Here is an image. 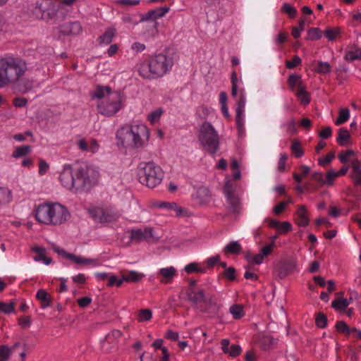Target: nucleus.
I'll use <instances>...</instances> for the list:
<instances>
[{
    "instance_id": "20e7f679",
    "label": "nucleus",
    "mask_w": 361,
    "mask_h": 361,
    "mask_svg": "<svg viewBox=\"0 0 361 361\" xmlns=\"http://www.w3.org/2000/svg\"><path fill=\"white\" fill-rule=\"evenodd\" d=\"M116 137L123 146L140 148L147 145L149 131L144 124L124 126L117 131Z\"/></svg>"
},
{
    "instance_id": "a211bd4d",
    "label": "nucleus",
    "mask_w": 361,
    "mask_h": 361,
    "mask_svg": "<svg viewBox=\"0 0 361 361\" xmlns=\"http://www.w3.org/2000/svg\"><path fill=\"white\" fill-rule=\"evenodd\" d=\"M350 177L355 187H361V161L355 159L351 161Z\"/></svg>"
},
{
    "instance_id": "9d476101",
    "label": "nucleus",
    "mask_w": 361,
    "mask_h": 361,
    "mask_svg": "<svg viewBox=\"0 0 361 361\" xmlns=\"http://www.w3.org/2000/svg\"><path fill=\"white\" fill-rule=\"evenodd\" d=\"M169 6H163L151 10L141 18V20L146 22V27L149 29V32L153 33L157 30V23L156 19L163 17L169 11Z\"/></svg>"
},
{
    "instance_id": "49530a36",
    "label": "nucleus",
    "mask_w": 361,
    "mask_h": 361,
    "mask_svg": "<svg viewBox=\"0 0 361 361\" xmlns=\"http://www.w3.org/2000/svg\"><path fill=\"white\" fill-rule=\"evenodd\" d=\"M11 349L6 345L0 346V361H7L11 356Z\"/></svg>"
},
{
    "instance_id": "ea45409f",
    "label": "nucleus",
    "mask_w": 361,
    "mask_h": 361,
    "mask_svg": "<svg viewBox=\"0 0 361 361\" xmlns=\"http://www.w3.org/2000/svg\"><path fill=\"white\" fill-rule=\"evenodd\" d=\"M328 319L323 312H318L315 319V324L318 328L324 329L326 326Z\"/></svg>"
},
{
    "instance_id": "6ab92c4d",
    "label": "nucleus",
    "mask_w": 361,
    "mask_h": 361,
    "mask_svg": "<svg viewBox=\"0 0 361 361\" xmlns=\"http://www.w3.org/2000/svg\"><path fill=\"white\" fill-rule=\"evenodd\" d=\"M177 275V270L173 267L161 268L157 272V278L162 283L167 284L172 282L173 278Z\"/></svg>"
},
{
    "instance_id": "338daca9",
    "label": "nucleus",
    "mask_w": 361,
    "mask_h": 361,
    "mask_svg": "<svg viewBox=\"0 0 361 361\" xmlns=\"http://www.w3.org/2000/svg\"><path fill=\"white\" fill-rule=\"evenodd\" d=\"M332 130L330 127H324L319 133V137L322 139H327L331 135Z\"/></svg>"
},
{
    "instance_id": "58836bf2",
    "label": "nucleus",
    "mask_w": 361,
    "mask_h": 361,
    "mask_svg": "<svg viewBox=\"0 0 361 361\" xmlns=\"http://www.w3.org/2000/svg\"><path fill=\"white\" fill-rule=\"evenodd\" d=\"M290 149L296 158H300L304 154V152L301 147L300 142L298 140H295L293 142Z\"/></svg>"
},
{
    "instance_id": "bf43d9fd",
    "label": "nucleus",
    "mask_w": 361,
    "mask_h": 361,
    "mask_svg": "<svg viewBox=\"0 0 361 361\" xmlns=\"http://www.w3.org/2000/svg\"><path fill=\"white\" fill-rule=\"evenodd\" d=\"M280 233H286L292 230V225L288 221L279 223V229H277Z\"/></svg>"
},
{
    "instance_id": "39448f33",
    "label": "nucleus",
    "mask_w": 361,
    "mask_h": 361,
    "mask_svg": "<svg viewBox=\"0 0 361 361\" xmlns=\"http://www.w3.org/2000/svg\"><path fill=\"white\" fill-rule=\"evenodd\" d=\"M172 64L171 59L161 54L142 63L138 71L144 78H156L163 76L171 68Z\"/></svg>"
},
{
    "instance_id": "412c9836",
    "label": "nucleus",
    "mask_w": 361,
    "mask_h": 361,
    "mask_svg": "<svg viewBox=\"0 0 361 361\" xmlns=\"http://www.w3.org/2000/svg\"><path fill=\"white\" fill-rule=\"evenodd\" d=\"M31 250L36 253V255L33 258L35 261H43L47 265L51 263V258L46 257V250L44 247L35 246L32 247Z\"/></svg>"
},
{
    "instance_id": "c03bdc74",
    "label": "nucleus",
    "mask_w": 361,
    "mask_h": 361,
    "mask_svg": "<svg viewBox=\"0 0 361 361\" xmlns=\"http://www.w3.org/2000/svg\"><path fill=\"white\" fill-rule=\"evenodd\" d=\"M152 317V312L149 309H142L138 314L140 322L149 321Z\"/></svg>"
},
{
    "instance_id": "4c0bfd02",
    "label": "nucleus",
    "mask_w": 361,
    "mask_h": 361,
    "mask_svg": "<svg viewBox=\"0 0 361 361\" xmlns=\"http://www.w3.org/2000/svg\"><path fill=\"white\" fill-rule=\"evenodd\" d=\"M348 305V300L343 298H338L331 302V307L339 310H345Z\"/></svg>"
},
{
    "instance_id": "6e6552de",
    "label": "nucleus",
    "mask_w": 361,
    "mask_h": 361,
    "mask_svg": "<svg viewBox=\"0 0 361 361\" xmlns=\"http://www.w3.org/2000/svg\"><path fill=\"white\" fill-rule=\"evenodd\" d=\"M122 97L118 92H113L109 97L98 102V112L107 117L114 116L122 107Z\"/></svg>"
},
{
    "instance_id": "680f3d73",
    "label": "nucleus",
    "mask_w": 361,
    "mask_h": 361,
    "mask_svg": "<svg viewBox=\"0 0 361 361\" xmlns=\"http://www.w3.org/2000/svg\"><path fill=\"white\" fill-rule=\"evenodd\" d=\"M300 75L295 74L290 75L288 79V85L293 90L295 87V85L300 81Z\"/></svg>"
},
{
    "instance_id": "f03ea898",
    "label": "nucleus",
    "mask_w": 361,
    "mask_h": 361,
    "mask_svg": "<svg viewBox=\"0 0 361 361\" xmlns=\"http://www.w3.org/2000/svg\"><path fill=\"white\" fill-rule=\"evenodd\" d=\"M89 171L90 168L87 166L73 168L67 164L61 172L59 180L68 190L82 189L91 183Z\"/></svg>"
},
{
    "instance_id": "aec40b11",
    "label": "nucleus",
    "mask_w": 361,
    "mask_h": 361,
    "mask_svg": "<svg viewBox=\"0 0 361 361\" xmlns=\"http://www.w3.org/2000/svg\"><path fill=\"white\" fill-rule=\"evenodd\" d=\"M90 213L94 220L99 222H110L115 221L118 217L116 214H110L102 209H93Z\"/></svg>"
},
{
    "instance_id": "052dcab7",
    "label": "nucleus",
    "mask_w": 361,
    "mask_h": 361,
    "mask_svg": "<svg viewBox=\"0 0 361 361\" xmlns=\"http://www.w3.org/2000/svg\"><path fill=\"white\" fill-rule=\"evenodd\" d=\"M288 159V155L286 154H281L279 164H278V171L280 172H283L286 169V162Z\"/></svg>"
},
{
    "instance_id": "c9c22d12",
    "label": "nucleus",
    "mask_w": 361,
    "mask_h": 361,
    "mask_svg": "<svg viewBox=\"0 0 361 361\" xmlns=\"http://www.w3.org/2000/svg\"><path fill=\"white\" fill-rule=\"evenodd\" d=\"M350 117V111L348 108H342L339 110V115L335 121L336 126H340L346 122Z\"/></svg>"
},
{
    "instance_id": "4d7b16f0",
    "label": "nucleus",
    "mask_w": 361,
    "mask_h": 361,
    "mask_svg": "<svg viewBox=\"0 0 361 361\" xmlns=\"http://www.w3.org/2000/svg\"><path fill=\"white\" fill-rule=\"evenodd\" d=\"M353 154H354V151L352 150V149H348L346 151H342L338 154V159H340V161L342 163L346 164L348 162V157L351 156V155H353Z\"/></svg>"
},
{
    "instance_id": "0e129e2a",
    "label": "nucleus",
    "mask_w": 361,
    "mask_h": 361,
    "mask_svg": "<svg viewBox=\"0 0 361 361\" xmlns=\"http://www.w3.org/2000/svg\"><path fill=\"white\" fill-rule=\"evenodd\" d=\"M241 348L238 345H232L230 347L228 353L231 357H236L240 354Z\"/></svg>"
},
{
    "instance_id": "cd10ccee",
    "label": "nucleus",
    "mask_w": 361,
    "mask_h": 361,
    "mask_svg": "<svg viewBox=\"0 0 361 361\" xmlns=\"http://www.w3.org/2000/svg\"><path fill=\"white\" fill-rule=\"evenodd\" d=\"M123 279L126 282L137 283L144 277V274L136 271H130L128 274H123Z\"/></svg>"
},
{
    "instance_id": "09e8293b",
    "label": "nucleus",
    "mask_w": 361,
    "mask_h": 361,
    "mask_svg": "<svg viewBox=\"0 0 361 361\" xmlns=\"http://www.w3.org/2000/svg\"><path fill=\"white\" fill-rule=\"evenodd\" d=\"M339 34V28H328L324 31L325 37L330 41L334 40Z\"/></svg>"
},
{
    "instance_id": "2f4dec72",
    "label": "nucleus",
    "mask_w": 361,
    "mask_h": 361,
    "mask_svg": "<svg viewBox=\"0 0 361 361\" xmlns=\"http://www.w3.org/2000/svg\"><path fill=\"white\" fill-rule=\"evenodd\" d=\"M229 311L235 319H239L242 318L245 314L243 307L238 304L231 305Z\"/></svg>"
},
{
    "instance_id": "3c124183",
    "label": "nucleus",
    "mask_w": 361,
    "mask_h": 361,
    "mask_svg": "<svg viewBox=\"0 0 361 361\" xmlns=\"http://www.w3.org/2000/svg\"><path fill=\"white\" fill-rule=\"evenodd\" d=\"M345 59L350 61L361 59V49H356L355 51H349L345 55Z\"/></svg>"
},
{
    "instance_id": "a878e982",
    "label": "nucleus",
    "mask_w": 361,
    "mask_h": 361,
    "mask_svg": "<svg viewBox=\"0 0 361 361\" xmlns=\"http://www.w3.org/2000/svg\"><path fill=\"white\" fill-rule=\"evenodd\" d=\"M111 88L109 86H97L94 92V93L91 94V96L93 98H98L104 99L109 97V94L112 93Z\"/></svg>"
},
{
    "instance_id": "f257e3e1",
    "label": "nucleus",
    "mask_w": 361,
    "mask_h": 361,
    "mask_svg": "<svg viewBox=\"0 0 361 361\" xmlns=\"http://www.w3.org/2000/svg\"><path fill=\"white\" fill-rule=\"evenodd\" d=\"M27 71L25 60L20 57H6L0 59V89L11 87L25 94L34 86L32 79L25 78Z\"/></svg>"
},
{
    "instance_id": "4468645a",
    "label": "nucleus",
    "mask_w": 361,
    "mask_h": 361,
    "mask_svg": "<svg viewBox=\"0 0 361 361\" xmlns=\"http://www.w3.org/2000/svg\"><path fill=\"white\" fill-rule=\"evenodd\" d=\"M296 262L293 259L281 262L275 269V275L280 279H283L292 274L296 269Z\"/></svg>"
},
{
    "instance_id": "4be33fe9",
    "label": "nucleus",
    "mask_w": 361,
    "mask_h": 361,
    "mask_svg": "<svg viewBox=\"0 0 361 361\" xmlns=\"http://www.w3.org/2000/svg\"><path fill=\"white\" fill-rule=\"evenodd\" d=\"M36 298L40 302L41 307L43 309L47 308L51 305V297L44 289H39L37 291Z\"/></svg>"
},
{
    "instance_id": "7c9ffc66",
    "label": "nucleus",
    "mask_w": 361,
    "mask_h": 361,
    "mask_svg": "<svg viewBox=\"0 0 361 361\" xmlns=\"http://www.w3.org/2000/svg\"><path fill=\"white\" fill-rule=\"evenodd\" d=\"M67 256L68 259L73 261L76 264H93L94 265L97 264V260L93 259L82 258L80 256H76L73 254L67 255Z\"/></svg>"
},
{
    "instance_id": "8fccbe9b",
    "label": "nucleus",
    "mask_w": 361,
    "mask_h": 361,
    "mask_svg": "<svg viewBox=\"0 0 361 361\" xmlns=\"http://www.w3.org/2000/svg\"><path fill=\"white\" fill-rule=\"evenodd\" d=\"M15 303L11 302L10 303H6L0 302V311L5 314H10L14 311Z\"/></svg>"
},
{
    "instance_id": "13d9d810",
    "label": "nucleus",
    "mask_w": 361,
    "mask_h": 361,
    "mask_svg": "<svg viewBox=\"0 0 361 361\" xmlns=\"http://www.w3.org/2000/svg\"><path fill=\"white\" fill-rule=\"evenodd\" d=\"M162 113L163 110L161 109H157L149 114L148 118L153 123L159 119Z\"/></svg>"
},
{
    "instance_id": "774afa93",
    "label": "nucleus",
    "mask_w": 361,
    "mask_h": 361,
    "mask_svg": "<svg viewBox=\"0 0 361 361\" xmlns=\"http://www.w3.org/2000/svg\"><path fill=\"white\" fill-rule=\"evenodd\" d=\"M295 121L292 119L291 121H290L288 124H287V132L290 134V135H294L297 133V129H296V126H295Z\"/></svg>"
},
{
    "instance_id": "a19ab883",
    "label": "nucleus",
    "mask_w": 361,
    "mask_h": 361,
    "mask_svg": "<svg viewBox=\"0 0 361 361\" xmlns=\"http://www.w3.org/2000/svg\"><path fill=\"white\" fill-rule=\"evenodd\" d=\"M336 329L339 333L347 336H349L351 334V328H350L343 321L337 322L336 324Z\"/></svg>"
},
{
    "instance_id": "f8f14e48",
    "label": "nucleus",
    "mask_w": 361,
    "mask_h": 361,
    "mask_svg": "<svg viewBox=\"0 0 361 361\" xmlns=\"http://www.w3.org/2000/svg\"><path fill=\"white\" fill-rule=\"evenodd\" d=\"M245 106V97L243 94V90H240V95L237 102L235 109V122L239 135H243L245 133L244 127V111Z\"/></svg>"
},
{
    "instance_id": "e2e57ef3",
    "label": "nucleus",
    "mask_w": 361,
    "mask_h": 361,
    "mask_svg": "<svg viewBox=\"0 0 361 361\" xmlns=\"http://www.w3.org/2000/svg\"><path fill=\"white\" fill-rule=\"evenodd\" d=\"M312 179L317 182L321 186L324 185V178L323 174L320 172H314L312 174Z\"/></svg>"
},
{
    "instance_id": "79ce46f5",
    "label": "nucleus",
    "mask_w": 361,
    "mask_h": 361,
    "mask_svg": "<svg viewBox=\"0 0 361 361\" xmlns=\"http://www.w3.org/2000/svg\"><path fill=\"white\" fill-rule=\"evenodd\" d=\"M331 68L329 63L318 61L317 63V67L315 68V71L322 74L328 73L331 71Z\"/></svg>"
},
{
    "instance_id": "0eeeda50",
    "label": "nucleus",
    "mask_w": 361,
    "mask_h": 361,
    "mask_svg": "<svg viewBox=\"0 0 361 361\" xmlns=\"http://www.w3.org/2000/svg\"><path fill=\"white\" fill-rule=\"evenodd\" d=\"M198 139L203 147L209 154H214L219 149V137L213 126L209 122H204L200 128Z\"/></svg>"
},
{
    "instance_id": "393cba45",
    "label": "nucleus",
    "mask_w": 361,
    "mask_h": 361,
    "mask_svg": "<svg viewBox=\"0 0 361 361\" xmlns=\"http://www.w3.org/2000/svg\"><path fill=\"white\" fill-rule=\"evenodd\" d=\"M275 341L274 338L267 335H261L258 338L257 343L264 350H269L274 345Z\"/></svg>"
},
{
    "instance_id": "e433bc0d",
    "label": "nucleus",
    "mask_w": 361,
    "mask_h": 361,
    "mask_svg": "<svg viewBox=\"0 0 361 361\" xmlns=\"http://www.w3.org/2000/svg\"><path fill=\"white\" fill-rule=\"evenodd\" d=\"M31 152V147L30 145H23L18 147L13 152L12 156L14 158H19L25 156Z\"/></svg>"
},
{
    "instance_id": "7ed1b4c3",
    "label": "nucleus",
    "mask_w": 361,
    "mask_h": 361,
    "mask_svg": "<svg viewBox=\"0 0 361 361\" xmlns=\"http://www.w3.org/2000/svg\"><path fill=\"white\" fill-rule=\"evenodd\" d=\"M69 216L67 209L59 203L39 204L35 209L37 221L47 225H61L68 220Z\"/></svg>"
},
{
    "instance_id": "f3484780",
    "label": "nucleus",
    "mask_w": 361,
    "mask_h": 361,
    "mask_svg": "<svg viewBox=\"0 0 361 361\" xmlns=\"http://www.w3.org/2000/svg\"><path fill=\"white\" fill-rule=\"evenodd\" d=\"M82 30V27L79 21L69 22L59 26V32L63 35H78Z\"/></svg>"
},
{
    "instance_id": "1a4fd4ad",
    "label": "nucleus",
    "mask_w": 361,
    "mask_h": 361,
    "mask_svg": "<svg viewBox=\"0 0 361 361\" xmlns=\"http://www.w3.org/2000/svg\"><path fill=\"white\" fill-rule=\"evenodd\" d=\"M224 193L229 205V210L234 214H238L241 210L240 197L235 194V187L230 180H228L224 187Z\"/></svg>"
},
{
    "instance_id": "6e6d98bb",
    "label": "nucleus",
    "mask_w": 361,
    "mask_h": 361,
    "mask_svg": "<svg viewBox=\"0 0 361 361\" xmlns=\"http://www.w3.org/2000/svg\"><path fill=\"white\" fill-rule=\"evenodd\" d=\"M301 63V59L298 56H294L292 60L287 61L286 66L288 68H294Z\"/></svg>"
},
{
    "instance_id": "69168bd1",
    "label": "nucleus",
    "mask_w": 361,
    "mask_h": 361,
    "mask_svg": "<svg viewBox=\"0 0 361 361\" xmlns=\"http://www.w3.org/2000/svg\"><path fill=\"white\" fill-rule=\"evenodd\" d=\"M27 100L24 97H16L13 99V104L16 107H24L27 105Z\"/></svg>"
},
{
    "instance_id": "a18cd8bd",
    "label": "nucleus",
    "mask_w": 361,
    "mask_h": 361,
    "mask_svg": "<svg viewBox=\"0 0 361 361\" xmlns=\"http://www.w3.org/2000/svg\"><path fill=\"white\" fill-rule=\"evenodd\" d=\"M235 273V269L233 267H230L226 268L221 274L225 279L233 281L236 279Z\"/></svg>"
},
{
    "instance_id": "603ef678",
    "label": "nucleus",
    "mask_w": 361,
    "mask_h": 361,
    "mask_svg": "<svg viewBox=\"0 0 361 361\" xmlns=\"http://www.w3.org/2000/svg\"><path fill=\"white\" fill-rule=\"evenodd\" d=\"M281 11L287 14H288L290 18H294L297 13L296 9L290 6L289 4L285 3L283 4L281 8Z\"/></svg>"
},
{
    "instance_id": "f704fd0d",
    "label": "nucleus",
    "mask_w": 361,
    "mask_h": 361,
    "mask_svg": "<svg viewBox=\"0 0 361 361\" xmlns=\"http://www.w3.org/2000/svg\"><path fill=\"white\" fill-rule=\"evenodd\" d=\"M122 335L123 334L121 331L114 329L106 336L104 342H107L109 343H116Z\"/></svg>"
},
{
    "instance_id": "5fc2aeb1",
    "label": "nucleus",
    "mask_w": 361,
    "mask_h": 361,
    "mask_svg": "<svg viewBox=\"0 0 361 361\" xmlns=\"http://www.w3.org/2000/svg\"><path fill=\"white\" fill-rule=\"evenodd\" d=\"M184 270L185 271V272L188 274H191L193 272H202V269L199 268L198 264L195 262L187 264L185 267Z\"/></svg>"
},
{
    "instance_id": "2eb2a0df",
    "label": "nucleus",
    "mask_w": 361,
    "mask_h": 361,
    "mask_svg": "<svg viewBox=\"0 0 361 361\" xmlns=\"http://www.w3.org/2000/svg\"><path fill=\"white\" fill-rule=\"evenodd\" d=\"M49 4H50V2L48 0H45L42 2L37 1L32 11L33 14L40 19L54 18L56 13L54 11H49L46 8V6Z\"/></svg>"
},
{
    "instance_id": "423d86ee",
    "label": "nucleus",
    "mask_w": 361,
    "mask_h": 361,
    "mask_svg": "<svg viewBox=\"0 0 361 361\" xmlns=\"http://www.w3.org/2000/svg\"><path fill=\"white\" fill-rule=\"evenodd\" d=\"M137 176L140 183L154 188L161 183L164 173L154 162H142L138 166Z\"/></svg>"
},
{
    "instance_id": "bb28decb",
    "label": "nucleus",
    "mask_w": 361,
    "mask_h": 361,
    "mask_svg": "<svg viewBox=\"0 0 361 361\" xmlns=\"http://www.w3.org/2000/svg\"><path fill=\"white\" fill-rule=\"evenodd\" d=\"M298 98L300 100L301 103L304 105H307L310 102V97L309 94L305 91V87L300 82L298 85V92L296 93Z\"/></svg>"
},
{
    "instance_id": "ddd939ff",
    "label": "nucleus",
    "mask_w": 361,
    "mask_h": 361,
    "mask_svg": "<svg viewBox=\"0 0 361 361\" xmlns=\"http://www.w3.org/2000/svg\"><path fill=\"white\" fill-rule=\"evenodd\" d=\"M129 233L130 234V241L135 243H139L142 241L150 242L154 238L153 229L152 228L133 229Z\"/></svg>"
},
{
    "instance_id": "37998d69",
    "label": "nucleus",
    "mask_w": 361,
    "mask_h": 361,
    "mask_svg": "<svg viewBox=\"0 0 361 361\" xmlns=\"http://www.w3.org/2000/svg\"><path fill=\"white\" fill-rule=\"evenodd\" d=\"M322 32L319 28L311 27L307 31V39L317 40L322 37Z\"/></svg>"
},
{
    "instance_id": "c85d7f7f",
    "label": "nucleus",
    "mask_w": 361,
    "mask_h": 361,
    "mask_svg": "<svg viewBox=\"0 0 361 361\" xmlns=\"http://www.w3.org/2000/svg\"><path fill=\"white\" fill-rule=\"evenodd\" d=\"M116 34V29L114 27L108 28L105 32L99 38L100 43L110 44Z\"/></svg>"
},
{
    "instance_id": "dca6fc26",
    "label": "nucleus",
    "mask_w": 361,
    "mask_h": 361,
    "mask_svg": "<svg viewBox=\"0 0 361 361\" xmlns=\"http://www.w3.org/2000/svg\"><path fill=\"white\" fill-rule=\"evenodd\" d=\"M186 294L188 300L197 307L198 305H201L207 298L204 289L202 288L189 287Z\"/></svg>"
},
{
    "instance_id": "9b49d317",
    "label": "nucleus",
    "mask_w": 361,
    "mask_h": 361,
    "mask_svg": "<svg viewBox=\"0 0 361 361\" xmlns=\"http://www.w3.org/2000/svg\"><path fill=\"white\" fill-rule=\"evenodd\" d=\"M221 305L218 303V300L215 295H208L204 302L197 306V309L202 313L208 314L211 317L216 316Z\"/></svg>"
},
{
    "instance_id": "864d4df0",
    "label": "nucleus",
    "mask_w": 361,
    "mask_h": 361,
    "mask_svg": "<svg viewBox=\"0 0 361 361\" xmlns=\"http://www.w3.org/2000/svg\"><path fill=\"white\" fill-rule=\"evenodd\" d=\"M334 157H335L334 152H331L330 153L326 154L324 157H323V158L321 157L318 159L319 164L321 166H325L328 165L329 164H330Z\"/></svg>"
},
{
    "instance_id": "b1692460",
    "label": "nucleus",
    "mask_w": 361,
    "mask_h": 361,
    "mask_svg": "<svg viewBox=\"0 0 361 361\" xmlns=\"http://www.w3.org/2000/svg\"><path fill=\"white\" fill-rule=\"evenodd\" d=\"M155 206L159 208H165L168 210L173 211L178 216L183 215V209L176 202H159Z\"/></svg>"
},
{
    "instance_id": "c756f323",
    "label": "nucleus",
    "mask_w": 361,
    "mask_h": 361,
    "mask_svg": "<svg viewBox=\"0 0 361 361\" xmlns=\"http://www.w3.org/2000/svg\"><path fill=\"white\" fill-rule=\"evenodd\" d=\"M241 250V245L238 241H231L224 248V252L225 253L236 255L239 254Z\"/></svg>"
},
{
    "instance_id": "72a5a7b5",
    "label": "nucleus",
    "mask_w": 361,
    "mask_h": 361,
    "mask_svg": "<svg viewBox=\"0 0 361 361\" xmlns=\"http://www.w3.org/2000/svg\"><path fill=\"white\" fill-rule=\"evenodd\" d=\"M350 135L348 130L344 128H340L338 130V136L336 141L340 145H345V143L350 140Z\"/></svg>"
},
{
    "instance_id": "473e14b6",
    "label": "nucleus",
    "mask_w": 361,
    "mask_h": 361,
    "mask_svg": "<svg viewBox=\"0 0 361 361\" xmlns=\"http://www.w3.org/2000/svg\"><path fill=\"white\" fill-rule=\"evenodd\" d=\"M11 200V190L6 188L0 187V206L8 204Z\"/></svg>"
},
{
    "instance_id": "5701e85b",
    "label": "nucleus",
    "mask_w": 361,
    "mask_h": 361,
    "mask_svg": "<svg viewBox=\"0 0 361 361\" xmlns=\"http://www.w3.org/2000/svg\"><path fill=\"white\" fill-rule=\"evenodd\" d=\"M296 223L300 226H306L309 224V218L307 216L306 207L305 205H300L297 212Z\"/></svg>"
},
{
    "instance_id": "de8ad7c7",
    "label": "nucleus",
    "mask_w": 361,
    "mask_h": 361,
    "mask_svg": "<svg viewBox=\"0 0 361 361\" xmlns=\"http://www.w3.org/2000/svg\"><path fill=\"white\" fill-rule=\"evenodd\" d=\"M338 175L336 171L333 169H331L327 171L326 178H324V185L328 186H331L334 184V182L336 178H338Z\"/></svg>"
}]
</instances>
